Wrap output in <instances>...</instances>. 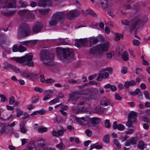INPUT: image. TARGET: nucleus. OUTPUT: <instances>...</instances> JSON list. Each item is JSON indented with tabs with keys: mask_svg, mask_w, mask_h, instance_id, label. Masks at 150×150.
I'll use <instances>...</instances> for the list:
<instances>
[{
	"mask_svg": "<svg viewBox=\"0 0 150 150\" xmlns=\"http://www.w3.org/2000/svg\"><path fill=\"white\" fill-rule=\"evenodd\" d=\"M98 38V42L99 41L100 42H103L104 40V38L101 35H99L96 37Z\"/></svg>",
	"mask_w": 150,
	"mask_h": 150,
	"instance_id": "obj_53",
	"label": "nucleus"
},
{
	"mask_svg": "<svg viewBox=\"0 0 150 150\" xmlns=\"http://www.w3.org/2000/svg\"><path fill=\"white\" fill-rule=\"evenodd\" d=\"M100 121L99 118L94 117L92 118L91 120V124L93 125H96L98 124Z\"/></svg>",
	"mask_w": 150,
	"mask_h": 150,
	"instance_id": "obj_25",
	"label": "nucleus"
},
{
	"mask_svg": "<svg viewBox=\"0 0 150 150\" xmlns=\"http://www.w3.org/2000/svg\"><path fill=\"white\" fill-rule=\"evenodd\" d=\"M57 147L60 149H63L64 148V146L63 144L60 143L57 145Z\"/></svg>",
	"mask_w": 150,
	"mask_h": 150,
	"instance_id": "obj_56",
	"label": "nucleus"
},
{
	"mask_svg": "<svg viewBox=\"0 0 150 150\" xmlns=\"http://www.w3.org/2000/svg\"><path fill=\"white\" fill-rule=\"evenodd\" d=\"M1 13L2 15L6 17H10L15 13L16 11H7L6 10H1Z\"/></svg>",
	"mask_w": 150,
	"mask_h": 150,
	"instance_id": "obj_17",
	"label": "nucleus"
},
{
	"mask_svg": "<svg viewBox=\"0 0 150 150\" xmlns=\"http://www.w3.org/2000/svg\"><path fill=\"white\" fill-rule=\"evenodd\" d=\"M94 148H95L97 149H101L102 148V146L100 145L97 144H95L91 146V148L89 150H91Z\"/></svg>",
	"mask_w": 150,
	"mask_h": 150,
	"instance_id": "obj_34",
	"label": "nucleus"
},
{
	"mask_svg": "<svg viewBox=\"0 0 150 150\" xmlns=\"http://www.w3.org/2000/svg\"><path fill=\"white\" fill-rule=\"evenodd\" d=\"M45 113V111L44 109H42L39 111H36L33 112V113L31 114V116L34 115H38L40 114L42 115Z\"/></svg>",
	"mask_w": 150,
	"mask_h": 150,
	"instance_id": "obj_28",
	"label": "nucleus"
},
{
	"mask_svg": "<svg viewBox=\"0 0 150 150\" xmlns=\"http://www.w3.org/2000/svg\"><path fill=\"white\" fill-rule=\"evenodd\" d=\"M68 82L73 84L79 83L81 82L80 79L75 80L74 79H70L68 80Z\"/></svg>",
	"mask_w": 150,
	"mask_h": 150,
	"instance_id": "obj_38",
	"label": "nucleus"
},
{
	"mask_svg": "<svg viewBox=\"0 0 150 150\" xmlns=\"http://www.w3.org/2000/svg\"><path fill=\"white\" fill-rule=\"evenodd\" d=\"M20 129L21 132L23 134H25L28 131L26 126L24 124L21 125Z\"/></svg>",
	"mask_w": 150,
	"mask_h": 150,
	"instance_id": "obj_31",
	"label": "nucleus"
},
{
	"mask_svg": "<svg viewBox=\"0 0 150 150\" xmlns=\"http://www.w3.org/2000/svg\"><path fill=\"white\" fill-rule=\"evenodd\" d=\"M100 4L102 7L104 8H109L111 6V4H109V0H100Z\"/></svg>",
	"mask_w": 150,
	"mask_h": 150,
	"instance_id": "obj_18",
	"label": "nucleus"
},
{
	"mask_svg": "<svg viewBox=\"0 0 150 150\" xmlns=\"http://www.w3.org/2000/svg\"><path fill=\"white\" fill-rule=\"evenodd\" d=\"M19 6L21 8L26 7L28 6L27 3L23 0H20L18 1Z\"/></svg>",
	"mask_w": 150,
	"mask_h": 150,
	"instance_id": "obj_32",
	"label": "nucleus"
},
{
	"mask_svg": "<svg viewBox=\"0 0 150 150\" xmlns=\"http://www.w3.org/2000/svg\"><path fill=\"white\" fill-rule=\"evenodd\" d=\"M128 54L127 52L125 51L121 55V57L125 61H127L129 59Z\"/></svg>",
	"mask_w": 150,
	"mask_h": 150,
	"instance_id": "obj_27",
	"label": "nucleus"
},
{
	"mask_svg": "<svg viewBox=\"0 0 150 150\" xmlns=\"http://www.w3.org/2000/svg\"><path fill=\"white\" fill-rule=\"evenodd\" d=\"M50 145L49 143L41 139L37 144V147L35 146L34 142H31L23 150H51V149L49 147Z\"/></svg>",
	"mask_w": 150,
	"mask_h": 150,
	"instance_id": "obj_5",
	"label": "nucleus"
},
{
	"mask_svg": "<svg viewBox=\"0 0 150 150\" xmlns=\"http://www.w3.org/2000/svg\"><path fill=\"white\" fill-rule=\"evenodd\" d=\"M125 127L123 125L119 124L118 125L117 129L119 130H123L125 129Z\"/></svg>",
	"mask_w": 150,
	"mask_h": 150,
	"instance_id": "obj_52",
	"label": "nucleus"
},
{
	"mask_svg": "<svg viewBox=\"0 0 150 150\" xmlns=\"http://www.w3.org/2000/svg\"><path fill=\"white\" fill-rule=\"evenodd\" d=\"M132 42L133 44L135 46H137L139 45L140 43V42L139 41L137 40H134L132 41Z\"/></svg>",
	"mask_w": 150,
	"mask_h": 150,
	"instance_id": "obj_58",
	"label": "nucleus"
},
{
	"mask_svg": "<svg viewBox=\"0 0 150 150\" xmlns=\"http://www.w3.org/2000/svg\"><path fill=\"white\" fill-rule=\"evenodd\" d=\"M85 132L87 135L88 137H90L92 134V132L91 131L89 130V129H87L85 131Z\"/></svg>",
	"mask_w": 150,
	"mask_h": 150,
	"instance_id": "obj_54",
	"label": "nucleus"
},
{
	"mask_svg": "<svg viewBox=\"0 0 150 150\" xmlns=\"http://www.w3.org/2000/svg\"><path fill=\"white\" fill-rule=\"evenodd\" d=\"M4 67H3V68L4 69H7L8 70V68H11V67L12 65L9 64L7 62H5L4 63Z\"/></svg>",
	"mask_w": 150,
	"mask_h": 150,
	"instance_id": "obj_48",
	"label": "nucleus"
},
{
	"mask_svg": "<svg viewBox=\"0 0 150 150\" xmlns=\"http://www.w3.org/2000/svg\"><path fill=\"white\" fill-rule=\"evenodd\" d=\"M59 100L58 98L56 97L50 102V104L51 105L52 104H54L56 103L59 102Z\"/></svg>",
	"mask_w": 150,
	"mask_h": 150,
	"instance_id": "obj_47",
	"label": "nucleus"
},
{
	"mask_svg": "<svg viewBox=\"0 0 150 150\" xmlns=\"http://www.w3.org/2000/svg\"><path fill=\"white\" fill-rule=\"evenodd\" d=\"M98 42V38H97L96 37H91L90 39V42L91 46L95 45Z\"/></svg>",
	"mask_w": 150,
	"mask_h": 150,
	"instance_id": "obj_26",
	"label": "nucleus"
},
{
	"mask_svg": "<svg viewBox=\"0 0 150 150\" xmlns=\"http://www.w3.org/2000/svg\"><path fill=\"white\" fill-rule=\"evenodd\" d=\"M109 78V74L108 73L103 70L102 69L100 73L98 74L96 79L98 81H101L103 79Z\"/></svg>",
	"mask_w": 150,
	"mask_h": 150,
	"instance_id": "obj_13",
	"label": "nucleus"
},
{
	"mask_svg": "<svg viewBox=\"0 0 150 150\" xmlns=\"http://www.w3.org/2000/svg\"><path fill=\"white\" fill-rule=\"evenodd\" d=\"M131 95L135 96L138 94L139 96H142V93L139 89L137 88L134 92H131L130 93Z\"/></svg>",
	"mask_w": 150,
	"mask_h": 150,
	"instance_id": "obj_24",
	"label": "nucleus"
},
{
	"mask_svg": "<svg viewBox=\"0 0 150 150\" xmlns=\"http://www.w3.org/2000/svg\"><path fill=\"white\" fill-rule=\"evenodd\" d=\"M46 1L45 0H39L38 2L39 6H46Z\"/></svg>",
	"mask_w": 150,
	"mask_h": 150,
	"instance_id": "obj_41",
	"label": "nucleus"
},
{
	"mask_svg": "<svg viewBox=\"0 0 150 150\" xmlns=\"http://www.w3.org/2000/svg\"><path fill=\"white\" fill-rule=\"evenodd\" d=\"M105 127L108 128L110 127V121L108 120H106L105 122Z\"/></svg>",
	"mask_w": 150,
	"mask_h": 150,
	"instance_id": "obj_59",
	"label": "nucleus"
},
{
	"mask_svg": "<svg viewBox=\"0 0 150 150\" xmlns=\"http://www.w3.org/2000/svg\"><path fill=\"white\" fill-rule=\"evenodd\" d=\"M80 14V12L79 11L76 10H71L67 13L66 16L68 19L73 20L79 16Z\"/></svg>",
	"mask_w": 150,
	"mask_h": 150,
	"instance_id": "obj_11",
	"label": "nucleus"
},
{
	"mask_svg": "<svg viewBox=\"0 0 150 150\" xmlns=\"http://www.w3.org/2000/svg\"><path fill=\"white\" fill-rule=\"evenodd\" d=\"M103 140L105 143H109L110 140V135L108 134L105 135L103 137Z\"/></svg>",
	"mask_w": 150,
	"mask_h": 150,
	"instance_id": "obj_37",
	"label": "nucleus"
},
{
	"mask_svg": "<svg viewBox=\"0 0 150 150\" xmlns=\"http://www.w3.org/2000/svg\"><path fill=\"white\" fill-rule=\"evenodd\" d=\"M115 98L116 99L120 100L122 99V98L118 93H116L115 95Z\"/></svg>",
	"mask_w": 150,
	"mask_h": 150,
	"instance_id": "obj_63",
	"label": "nucleus"
},
{
	"mask_svg": "<svg viewBox=\"0 0 150 150\" xmlns=\"http://www.w3.org/2000/svg\"><path fill=\"white\" fill-rule=\"evenodd\" d=\"M64 13L62 12H57L53 15L58 21L63 20L64 17Z\"/></svg>",
	"mask_w": 150,
	"mask_h": 150,
	"instance_id": "obj_15",
	"label": "nucleus"
},
{
	"mask_svg": "<svg viewBox=\"0 0 150 150\" xmlns=\"http://www.w3.org/2000/svg\"><path fill=\"white\" fill-rule=\"evenodd\" d=\"M40 57L43 64L46 66H52L54 64L53 62L54 55L49 52L47 49L42 50L40 52Z\"/></svg>",
	"mask_w": 150,
	"mask_h": 150,
	"instance_id": "obj_4",
	"label": "nucleus"
},
{
	"mask_svg": "<svg viewBox=\"0 0 150 150\" xmlns=\"http://www.w3.org/2000/svg\"><path fill=\"white\" fill-rule=\"evenodd\" d=\"M79 99V97L78 95L73 93L71 96L70 100L71 101L76 100Z\"/></svg>",
	"mask_w": 150,
	"mask_h": 150,
	"instance_id": "obj_33",
	"label": "nucleus"
},
{
	"mask_svg": "<svg viewBox=\"0 0 150 150\" xmlns=\"http://www.w3.org/2000/svg\"><path fill=\"white\" fill-rule=\"evenodd\" d=\"M18 13L23 18H31L33 15L32 12L27 9L20 10L18 12Z\"/></svg>",
	"mask_w": 150,
	"mask_h": 150,
	"instance_id": "obj_10",
	"label": "nucleus"
},
{
	"mask_svg": "<svg viewBox=\"0 0 150 150\" xmlns=\"http://www.w3.org/2000/svg\"><path fill=\"white\" fill-rule=\"evenodd\" d=\"M11 69L16 73H18L19 72L20 70L19 68L14 66L12 65Z\"/></svg>",
	"mask_w": 150,
	"mask_h": 150,
	"instance_id": "obj_49",
	"label": "nucleus"
},
{
	"mask_svg": "<svg viewBox=\"0 0 150 150\" xmlns=\"http://www.w3.org/2000/svg\"><path fill=\"white\" fill-rule=\"evenodd\" d=\"M57 52L59 59L64 63L71 62L73 59L74 53L71 49L59 48L57 49Z\"/></svg>",
	"mask_w": 150,
	"mask_h": 150,
	"instance_id": "obj_3",
	"label": "nucleus"
},
{
	"mask_svg": "<svg viewBox=\"0 0 150 150\" xmlns=\"http://www.w3.org/2000/svg\"><path fill=\"white\" fill-rule=\"evenodd\" d=\"M137 117V112L133 111H132L128 116L129 120H131L132 119H135Z\"/></svg>",
	"mask_w": 150,
	"mask_h": 150,
	"instance_id": "obj_23",
	"label": "nucleus"
},
{
	"mask_svg": "<svg viewBox=\"0 0 150 150\" xmlns=\"http://www.w3.org/2000/svg\"><path fill=\"white\" fill-rule=\"evenodd\" d=\"M39 12L42 14L44 15H45L47 14L50 11V10L48 9H47L44 10L39 9Z\"/></svg>",
	"mask_w": 150,
	"mask_h": 150,
	"instance_id": "obj_40",
	"label": "nucleus"
},
{
	"mask_svg": "<svg viewBox=\"0 0 150 150\" xmlns=\"http://www.w3.org/2000/svg\"><path fill=\"white\" fill-rule=\"evenodd\" d=\"M9 102L10 105H13L14 106H17L19 103L18 101L15 102V99L13 96H11L9 98Z\"/></svg>",
	"mask_w": 150,
	"mask_h": 150,
	"instance_id": "obj_22",
	"label": "nucleus"
},
{
	"mask_svg": "<svg viewBox=\"0 0 150 150\" xmlns=\"http://www.w3.org/2000/svg\"><path fill=\"white\" fill-rule=\"evenodd\" d=\"M86 12L87 13L90 14L92 16L96 17L97 16V15L96 13L90 10H87Z\"/></svg>",
	"mask_w": 150,
	"mask_h": 150,
	"instance_id": "obj_36",
	"label": "nucleus"
},
{
	"mask_svg": "<svg viewBox=\"0 0 150 150\" xmlns=\"http://www.w3.org/2000/svg\"><path fill=\"white\" fill-rule=\"evenodd\" d=\"M103 70L104 71H108L109 72L110 74L112 73V69L110 67H106L105 68L103 69Z\"/></svg>",
	"mask_w": 150,
	"mask_h": 150,
	"instance_id": "obj_60",
	"label": "nucleus"
},
{
	"mask_svg": "<svg viewBox=\"0 0 150 150\" xmlns=\"http://www.w3.org/2000/svg\"><path fill=\"white\" fill-rule=\"evenodd\" d=\"M127 138V136L125 135L124 136H121L120 138V139L121 140L122 142H123L126 140Z\"/></svg>",
	"mask_w": 150,
	"mask_h": 150,
	"instance_id": "obj_62",
	"label": "nucleus"
},
{
	"mask_svg": "<svg viewBox=\"0 0 150 150\" xmlns=\"http://www.w3.org/2000/svg\"><path fill=\"white\" fill-rule=\"evenodd\" d=\"M42 24L38 22L35 23L32 28V32L29 26L26 23H23L21 25L18 30L17 37L20 39L25 37H27L33 34L39 33L41 31L42 28Z\"/></svg>",
	"mask_w": 150,
	"mask_h": 150,
	"instance_id": "obj_2",
	"label": "nucleus"
},
{
	"mask_svg": "<svg viewBox=\"0 0 150 150\" xmlns=\"http://www.w3.org/2000/svg\"><path fill=\"white\" fill-rule=\"evenodd\" d=\"M148 17L146 15H142L139 14L130 22L127 20H122V23L124 25H129L131 32L134 31V33H137L138 29L140 26L144 25L147 21Z\"/></svg>",
	"mask_w": 150,
	"mask_h": 150,
	"instance_id": "obj_1",
	"label": "nucleus"
},
{
	"mask_svg": "<svg viewBox=\"0 0 150 150\" xmlns=\"http://www.w3.org/2000/svg\"><path fill=\"white\" fill-rule=\"evenodd\" d=\"M109 44L108 41L98 44L97 45L91 48L89 50V53L94 55L100 56V54L108 50Z\"/></svg>",
	"mask_w": 150,
	"mask_h": 150,
	"instance_id": "obj_6",
	"label": "nucleus"
},
{
	"mask_svg": "<svg viewBox=\"0 0 150 150\" xmlns=\"http://www.w3.org/2000/svg\"><path fill=\"white\" fill-rule=\"evenodd\" d=\"M0 98H1V102H7L8 101V100L6 98L5 96L4 95L0 94Z\"/></svg>",
	"mask_w": 150,
	"mask_h": 150,
	"instance_id": "obj_44",
	"label": "nucleus"
},
{
	"mask_svg": "<svg viewBox=\"0 0 150 150\" xmlns=\"http://www.w3.org/2000/svg\"><path fill=\"white\" fill-rule=\"evenodd\" d=\"M136 84L135 81L134 80H132L130 81H126L124 83V86L127 89L130 86H133Z\"/></svg>",
	"mask_w": 150,
	"mask_h": 150,
	"instance_id": "obj_19",
	"label": "nucleus"
},
{
	"mask_svg": "<svg viewBox=\"0 0 150 150\" xmlns=\"http://www.w3.org/2000/svg\"><path fill=\"white\" fill-rule=\"evenodd\" d=\"M34 90L40 93H41L43 92V89L40 88L38 87H35L34 88Z\"/></svg>",
	"mask_w": 150,
	"mask_h": 150,
	"instance_id": "obj_57",
	"label": "nucleus"
},
{
	"mask_svg": "<svg viewBox=\"0 0 150 150\" xmlns=\"http://www.w3.org/2000/svg\"><path fill=\"white\" fill-rule=\"evenodd\" d=\"M21 75L25 78L29 79L32 80H34L37 79V74L30 73L28 74L25 72H21Z\"/></svg>",
	"mask_w": 150,
	"mask_h": 150,
	"instance_id": "obj_12",
	"label": "nucleus"
},
{
	"mask_svg": "<svg viewBox=\"0 0 150 150\" xmlns=\"http://www.w3.org/2000/svg\"><path fill=\"white\" fill-rule=\"evenodd\" d=\"M58 21L55 19L53 16H52L51 20L49 22V23L50 25L52 26H54L56 25L58 22Z\"/></svg>",
	"mask_w": 150,
	"mask_h": 150,
	"instance_id": "obj_29",
	"label": "nucleus"
},
{
	"mask_svg": "<svg viewBox=\"0 0 150 150\" xmlns=\"http://www.w3.org/2000/svg\"><path fill=\"white\" fill-rule=\"evenodd\" d=\"M16 116L17 117H20L21 115L23 113V112L20 108L16 109Z\"/></svg>",
	"mask_w": 150,
	"mask_h": 150,
	"instance_id": "obj_39",
	"label": "nucleus"
},
{
	"mask_svg": "<svg viewBox=\"0 0 150 150\" xmlns=\"http://www.w3.org/2000/svg\"><path fill=\"white\" fill-rule=\"evenodd\" d=\"M90 118L88 116L82 117L77 118V121L81 125H85L89 122Z\"/></svg>",
	"mask_w": 150,
	"mask_h": 150,
	"instance_id": "obj_14",
	"label": "nucleus"
},
{
	"mask_svg": "<svg viewBox=\"0 0 150 150\" xmlns=\"http://www.w3.org/2000/svg\"><path fill=\"white\" fill-rule=\"evenodd\" d=\"M144 143L143 142L140 141L139 144L138 145V147L141 149V150H143L144 149Z\"/></svg>",
	"mask_w": 150,
	"mask_h": 150,
	"instance_id": "obj_51",
	"label": "nucleus"
},
{
	"mask_svg": "<svg viewBox=\"0 0 150 150\" xmlns=\"http://www.w3.org/2000/svg\"><path fill=\"white\" fill-rule=\"evenodd\" d=\"M32 103H36L38 101V97H33L32 98Z\"/></svg>",
	"mask_w": 150,
	"mask_h": 150,
	"instance_id": "obj_55",
	"label": "nucleus"
},
{
	"mask_svg": "<svg viewBox=\"0 0 150 150\" xmlns=\"http://www.w3.org/2000/svg\"><path fill=\"white\" fill-rule=\"evenodd\" d=\"M16 6V1L13 0L8 1L7 0H1L0 7L1 8H15Z\"/></svg>",
	"mask_w": 150,
	"mask_h": 150,
	"instance_id": "obj_9",
	"label": "nucleus"
},
{
	"mask_svg": "<svg viewBox=\"0 0 150 150\" xmlns=\"http://www.w3.org/2000/svg\"><path fill=\"white\" fill-rule=\"evenodd\" d=\"M100 103L101 105L104 106L111 105V104L107 98L104 97L101 99Z\"/></svg>",
	"mask_w": 150,
	"mask_h": 150,
	"instance_id": "obj_21",
	"label": "nucleus"
},
{
	"mask_svg": "<svg viewBox=\"0 0 150 150\" xmlns=\"http://www.w3.org/2000/svg\"><path fill=\"white\" fill-rule=\"evenodd\" d=\"M78 40V42H80L81 46H84L86 45L87 43V41L86 39H81Z\"/></svg>",
	"mask_w": 150,
	"mask_h": 150,
	"instance_id": "obj_30",
	"label": "nucleus"
},
{
	"mask_svg": "<svg viewBox=\"0 0 150 150\" xmlns=\"http://www.w3.org/2000/svg\"><path fill=\"white\" fill-rule=\"evenodd\" d=\"M26 50V48L22 45H20L18 47V51L20 52H23Z\"/></svg>",
	"mask_w": 150,
	"mask_h": 150,
	"instance_id": "obj_42",
	"label": "nucleus"
},
{
	"mask_svg": "<svg viewBox=\"0 0 150 150\" xmlns=\"http://www.w3.org/2000/svg\"><path fill=\"white\" fill-rule=\"evenodd\" d=\"M121 38H123L122 35L119 33H116L115 34V40L116 41H119Z\"/></svg>",
	"mask_w": 150,
	"mask_h": 150,
	"instance_id": "obj_46",
	"label": "nucleus"
},
{
	"mask_svg": "<svg viewBox=\"0 0 150 150\" xmlns=\"http://www.w3.org/2000/svg\"><path fill=\"white\" fill-rule=\"evenodd\" d=\"M139 5L138 3L134 2L131 3L130 4L128 3L125 6V7L127 9H130L132 8L137 9L139 8Z\"/></svg>",
	"mask_w": 150,
	"mask_h": 150,
	"instance_id": "obj_16",
	"label": "nucleus"
},
{
	"mask_svg": "<svg viewBox=\"0 0 150 150\" xmlns=\"http://www.w3.org/2000/svg\"><path fill=\"white\" fill-rule=\"evenodd\" d=\"M33 54L31 53L26 54L24 56L20 57H12L10 59L24 65L32 66L33 65Z\"/></svg>",
	"mask_w": 150,
	"mask_h": 150,
	"instance_id": "obj_7",
	"label": "nucleus"
},
{
	"mask_svg": "<svg viewBox=\"0 0 150 150\" xmlns=\"http://www.w3.org/2000/svg\"><path fill=\"white\" fill-rule=\"evenodd\" d=\"M38 132L39 133H43L46 132L47 130V129L43 126H40L38 128Z\"/></svg>",
	"mask_w": 150,
	"mask_h": 150,
	"instance_id": "obj_35",
	"label": "nucleus"
},
{
	"mask_svg": "<svg viewBox=\"0 0 150 150\" xmlns=\"http://www.w3.org/2000/svg\"><path fill=\"white\" fill-rule=\"evenodd\" d=\"M137 142V139L135 137H132L129 140L126 142L125 146H127L131 145V144L133 145L136 144Z\"/></svg>",
	"mask_w": 150,
	"mask_h": 150,
	"instance_id": "obj_20",
	"label": "nucleus"
},
{
	"mask_svg": "<svg viewBox=\"0 0 150 150\" xmlns=\"http://www.w3.org/2000/svg\"><path fill=\"white\" fill-rule=\"evenodd\" d=\"M113 141L114 144L119 149L121 148V145L117 139H114Z\"/></svg>",
	"mask_w": 150,
	"mask_h": 150,
	"instance_id": "obj_43",
	"label": "nucleus"
},
{
	"mask_svg": "<svg viewBox=\"0 0 150 150\" xmlns=\"http://www.w3.org/2000/svg\"><path fill=\"white\" fill-rule=\"evenodd\" d=\"M144 94L145 96V98L147 99H150L149 94V92L146 91H144Z\"/></svg>",
	"mask_w": 150,
	"mask_h": 150,
	"instance_id": "obj_50",
	"label": "nucleus"
},
{
	"mask_svg": "<svg viewBox=\"0 0 150 150\" xmlns=\"http://www.w3.org/2000/svg\"><path fill=\"white\" fill-rule=\"evenodd\" d=\"M54 80L52 79H49L46 80L45 82L46 83H52L54 82Z\"/></svg>",
	"mask_w": 150,
	"mask_h": 150,
	"instance_id": "obj_64",
	"label": "nucleus"
},
{
	"mask_svg": "<svg viewBox=\"0 0 150 150\" xmlns=\"http://www.w3.org/2000/svg\"><path fill=\"white\" fill-rule=\"evenodd\" d=\"M133 121L132 120H129L128 119V121L126 123V125L129 127H133Z\"/></svg>",
	"mask_w": 150,
	"mask_h": 150,
	"instance_id": "obj_45",
	"label": "nucleus"
},
{
	"mask_svg": "<svg viewBox=\"0 0 150 150\" xmlns=\"http://www.w3.org/2000/svg\"><path fill=\"white\" fill-rule=\"evenodd\" d=\"M87 99L86 97L80 98L78 103L77 108L75 107L72 108V110L74 113L78 114L80 112H84L86 110V108L84 106L80 107V105H84L86 103Z\"/></svg>",
	"mask_w": 150,
	"mask_h": 150,
	"instance_id": "obj_8",
	"label": "nucleus"
},
{
	"mask_svg": "<svg viewBox=\"0 0 150 150\" xmlns=\"http://www.w3.org/2000/svg\"><path fill=\"white\" fill-rule=\"evenodd\" d=\"M127 68L126 67H123L121 69V72L123 74H125L127 73Z\"/></svg>",
	"mask_w": 150,
	"mask_h": 150,
	"instance_id": "obj_61",
	"label": "nucleus"
}]
</instances>
